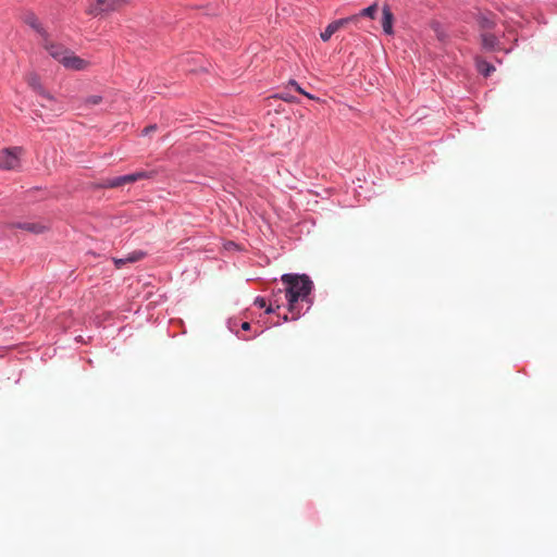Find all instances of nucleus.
<instances>
[{"label":"nucleus","mask_w":557,"mask_h":557,"mask_svg":"<svg viewBox=\"0 0 557 557\" xmlns=\"http://www.w3.org/2000/svg\"><path fill=\"white\" fill-rule=\"evenodd\" d=\"M282 283L285 285V298L287 300V309L292 314V320L298 319L300 315V302L312 304L310 294L313 288V282L306 274H284Z\"/></svg>","instance_id":"obj_1"},{"label":"nucleus","mask_w":557,"mask_h":557,"mask_svg":"<svg viewBox=\"0 0 557 557\" xmlns=\"http://www.w3.org/2000/svg\"><path fill=\"white\" fill-rule=\"evenodd\" d=\"M126 5V0H90L87 14L98 16L121 10Z\"/></svg>","instance_id":"obj_2"},{"label":"nucleus","mask_w":557,"mask_h":557,"mask_svg":"<svg viewBox=\"0 0 557 557\" xmlns=\"http://www.w3.org/2000/svg\"><path fill=\"white\" fill-rule=\"evenodd\" d=\"M22 149L14 147V148H7L0 151V169L2 170H17L21 166V157Z\"/></svg>","instance_id":"obj_3"},{"label":"nucleus","mask_w":557,"mask_h":557,"mask_svg":"<svg viewBox=\"0 0 557 557\" xmlns=\"http://www.w3.org/2000/svg\"><path fill=\"white\" fill-rule=\"evenodd\" d=\"M148 177H149V174L147 172L139 171L136 173L107 180L106 183L103 184V186L109 187V188H115V187L123 186L125 184L135 183L139 180L148 178Z\"/></svg>","instance_id":"obj_4"},{"label":"nucleus","mask_w":557,"mask_h":557,"mask_svg":"<svg viewBox=\"0 0 557 557\" xmlns=\"http://www.w3.org/2000/svg\"><path fill=\"white\" fill-rule=\"evenodd\" d=\"M61 64L73 71H85L90 66V62L76 55L73 51H69L66 57L62 59Z\"/></svg>","instance_id":"obj_5"},{"label":"nucleus","mask_w":557,"mask_h":557,"mask_svg":"<svg viewBox=\"0 0 557 557\" xmlns=\"http://www.w3.org/2000/svg\"><path fill=\"white\" fill-rule=\"evenodd\" d=\"M42 46L44 48L49 52V54L60 63L62 62V59L66 57L67 52L70 51L67 48L60 44H55L49 40V37L47 39H42Z\"/></svg>","instance_id":"obj_6"},{"label":"nucleus","mask_w":557,"mask_h":557,"mask_svg":"<svg viewBox=\"0 0 557 557\" xmlns=\"http://www.w3.org/2000/svg\"><path fill=\"white\" fill-rule=\"evenodd\" d=\"M22 18L23 22L32 27L42 39H47V37H49L48 32L44 28L34 12L24 13Z\"/></svg>","instance_id":"obj_7"},{"label":"nucleus","mask_w":557,"mask_h":557,"mask_svg":"<svg viewBox=\"0 0 557 557\" xmlns=\"http://www.w3.org/2000/svg\"><path fill=\"white\" fill-rule=\"evenodd\" d=\"M29 87L33 88L39 96H41L48 102H54V98L49 94L41 85L39 77L36 74H29L26 78Z\"/></svg>","instance_id":"obj_8"},{"label":"nucleus","mask_w":557,"mask_h":557,"mask_svg":"<svg viewBox=\"0 0 557 557\" xmlns=\"http://www.w3.org/2000/svg\"><path fill=\"white\" fill-rule=\"evenodd\" d=\"M382 15H383L382 16V27H383V30L387 35H392L393 34L394 15H393V13L391 11V8L388 5H384L383 7Z\"/></svg>","instance_id":"obj_9"},{"label":"nucleus","mask_w":557,"mask_h":557,"mask_svg":"<svg viewBox=\"0 0 557 557\" xmlns=\"http://www.w3.org/2000/svg\"><path fill=\"white\" fill-rule=\"evenodd\" d=\"M481 39H482V46L488 50H494L498 45L497 37L493 34H491L490 32H483L481 35Z\"/></svg>","instance_id":"obj_10"},{"label":"nucleus","mask_w":557,"mask_h":557,"mask_svg":"<svg viewBox=\"0 0 557 557\" xmlns=\"http://www.w3.org/2000/svg\"><path fill=\"white\" fill-rule=\"evenodd\" d=\"M18 227H21L22 230L35 233V234H40L47 230L46 225L40 224V223H34V222L21 223V224H18Z\"/></svg>","instance_id":"obj_11"},{"label":"nucleus","mask_w":557,"mask_h":557,"mask_svg":"<svg viewBox=\"0 0 557 557\" xmlns=\"http://www.w3.org/2000/svg\"><path fill=\"white\" fill-rule=\"evenodd\" d=\"M478 22L483 32H488L495 26L494 20L488 15H481Z\"/></svg>","instance_id":"obj_12"},{"label":"nucleus","mask_w":557,"mask_h":557,"mask_svg":"<svg viewBox=\"0 0 557 557\" xmlns=\"http://www.w3.org/2000/svg\"><path fill=\"white\" fill-rule=\"evenodd\" d=\"M476 67H478V71L481 74H483L484 76H488L491 74V72H493L495 70V67L493 65H491L488 62H486L484 60H478Z\"/></svg>","instance_id":"obj_13"},{"label":"nucleus","mask_w":557,"mask_h":557,"mask_svg":"<svg viewBox=\"0 0 557 557\" xmlns=\"http://www.w3.org/2000/svg\"><path fill=\"white\" fill-rule=\"evenodd\" d=\"M337 25H334L333 23H330L326 28L324 29V32L321 33L320 37L323 41H327L330 40V38L332 37V35L334 33L337 32V28H336Z\"/></svg>","instance_id":"obj_14"},{"label":"nucleus","mask_w":557,"mask_h":557,"mask_svg":"<svg viewBox=\"0 0 557 557\" xmlns=\"http://www.w3.org/2000/svg\"><path fill=\"white\" fill-rule=\"evenodd\" d=\"M102 102V97L100 95H92L84 99V106L86 108H90L92 106H98Z\"/></svg>","instance_id":"obj_15"},{"label":"nucleus","mask_w":557,"mask_h":557,"mask_svg":"<svg viewBox=\"0 0 557 557\" xmlns=\"http://www.w3.org/2000/svg\"><path fill=\"white\" fill-rule=\"evenodd\" d=\"M376 11H377V5H376V3H374V4L370 5V7L361 10L358 15H359V17L360 16H366V17L374 18L375 14H376Z\"/></svg>","instance_id":"obj_16"},{"label":"nucleus","mask_w":557,"mask_h":557,"mask_svg":"<svg viewBox=\"0 0 557 557\" xmlns=\"http://www.w3.org/2000/svg\"><path fill=\"white\" fill-rule=\"evenodd\" d=\"M358 20H359V15H352V16H349V17H345V18H341V20L334 21L332 23L334 25H337L336 28L338 30V29L343 28L345 25H347L348 23L357 22Z\"/></svg>","instance_id":"obj_17"},{"label":"nucleus","mask_w":557,"mask_h":557,"mask_svg":"<svg viewBox=\"0 0 557 557\" xmlns=\"http://www.w3.org/2000/svg\"><path fill=\"white\" fill-rule=\"evenodd\" d=\"M144 257H145V252L138 250V251H133V252L128 253L124 258V260L126 263H128V262L133 263V262H137V261L141 260Z\"/></svg>","instance_id":"obj_18"},{"label":"nucleus","mask_w":557,"mask_h":557,"mask_svg":"<svg viewBox=\"0 0 557 557\" xmlns=\"http://www.w3.org/2000/svg\"><path fill=\"white\" fill-rule=\"evenodd\" d=\"M255 305L259 308H265V312L267 313H271V312H274L273 308H272V305H270L269 307H267V301L264 298L262 297H257L256 300H255Z\"/></svg>","instance_id":"obj_19"},{"label":"nucleus","mask_w":557,"mask_h":557,"mask_svg":"<svg viewBox=\"0 0 557 557\" xmlns=\"http://www.w3.org/2000/svg\"><path fill=\"white\" fill-rule=\"evenodd\" d=\"M113 262L117 269H121L123 265L126 264L124 258H113Z\"/></svg>","instance_id":"obj_20"},{"label":"nucleus","mask_w":557,"mask_h":557,"mask_svg":"<svg viewBox=\"0 0 557 557\" xmlns=\"http://www.w3.org/2000/svg\"><path fill=\"white\" fill-rule=\"evenodd\" d=\"M290 85H293L299 94H306V91L295 81H290Z\"/></svg>","instance_id":"obj_21"},{"label":"nucleus","mask_w":557,"mask_h":557,"mask_svg":"<svg viewBox=\"0 0 557 557\" xmlns=\"http://www.w3.org/2000/svg\"><path fill=\"white\" fill-rule=\"evenodd\" d=\"M156 129V125L147 126L143 129L144 135H148L150 132H153Z\"/></svg>","instance_id":"obj_22"},{"label":"nucleus","mask_w":557,"mask_h":557,"mask_svg":"<svg viewBox=\"0 0 557 557\" xmlns=\"http://www.w3.org/2000/svg\"><path fill=\"white\" fill-rule=\"evenodd\" d=\"M434 26H435L434 30L437 33L438 39L442 40L444 38V35L442 34V32L438 30V25L437 24H435Z\"/></svg>","instance_id":"obj_23"},{"label":"nucleus","mask_w":557,"mask_h":557,"mask_svg":"<svg viewBox=\"0 0 557 557\" xmlns=\"http://www.w3.org/2000/svg\"><path fill=\"white\" fill-rule=\"evenodd\" d=\"M242 329H243L244 331H248V330L250 329V323H249V322H244V323H242Z\"/></svg>","instance_id":"obj_24"},{"label":"nucleus","mask_w":557,"mask_h":557,"mask_svg":"<svg viewBox=\"0 0 557 557\" xmlns=\"http://www.w3.org/2000/svg\"><path fill=\"white\" fill-rule=\"evenodd\" d=\"M284 101H293V99L290 98V96H287V97H281Z\"/></svg>","instance_id":"obj_25"},{"label":"nucleus","mask_w":557,"mask_h":557,"mask_svg":"<svg viewBox=\"0 0 557 557\" xmlns=\"http://www.w3.org/2000/svg\"><path fill=\"white\" fill-rule=\"evenodd\" d=\"M284 101H293V99L290 98V96H287V97H281Z\"/></svg>","instance_id":"obj_26"},{"label":"nucleus","mask_w":557,"mask_h":557,"mask_svg":"<svg viewBox=\"0 0 557 557\" xmlns=\"http://www.w3.org/2000/svg\"><path fill=\"white\" fill-rule=\"evenodd\" d=\"M304 95H305L306 97H308L309 99H314V97H313L312 95L308 94L307 91H306V94H304Z\"/></svg>","instance_id":"obj_27"}]
</instances>
